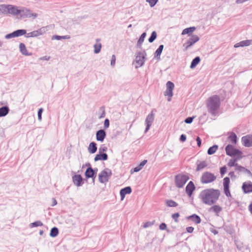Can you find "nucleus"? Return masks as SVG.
I'll return each instance as SVG.
<instances>
[{"label":"nucleus","mask_w":252,"mask_h":252,"mask_svg":"<svg viewBox=\"0 0 252 252\" xmlns=\"http://www.w3.org/2000/svg\"><path fill=\"white\" fill-rule=\"evenodd\" d=\"M220 195L219 189H206L202 190L199 195V197L203 203L211 205L216 202Z\"/></svg>","instance_id":"obj_1"},{"label":"nucleus","mask_w":252,"mask_h":252,"mask_svg":"<svg viewBox=\"0 0 252 252\" xmlns=\"http://www.w3.org/2000/svg\"><path fill=\"white\" fill-rule=\"evenodd\" d=\"M220 104V98L217 95L210 97L206 103L208 111L212 114H214L215 111L219 108Z\"/></svg>","instance_id":"obj_2"},{"label":"nucleus","mask_w":252,"mask_h":252,"mask_svg":"<svg viewBox=\"0 0 252 252\" xmlns=\"http://www.w3.org/2000/svg\"><path fill=\"white\" fill-rule=\"evenodd\" d=\"M3 10L5 12L14 15L21 13L28 15L30 13V10L27 8H23L21 9H19L17 7L10 5L4 6Z\"/></svg>","instance_id":"obj_3"},{"label":"nucleus","mask_w":252,"mask_h":252,"mask_svg":"<svg viewBox=\"0 0 252 252\" xmlns=\"http://www.w3.org/2000/svg\"><path fill=\"white\" fill-rule=\"evenodd\" d=\"M189 179V177L185 174H177L175 177V182L176 186L182 188Z\"/></svg>","instance_id":"obj_4"},{"label":"nucleus","mask_w":252,"mask_h":252,"mask_svg":"<svg viewBox=\"0 0 252 252\" xmlns=\"http://www.w3.org/2000/svg\"><path fill=\"white\" fill-rule=\"evenodd\" d=\"M227 165L229 167H234V170L236 172H242L243 173H247L249 172L245 167L238 165L237 163H236V159H230L228 162Z\"/></svg>","instance_id":"obj_5"},{"label":"nucleus","mask_w":252,"mask_h":252,"mask_svg":"<svg viewBox=\"0 0 252 252\" xmlns=\"http://www.w3.org/2000/svg\"><path fill=\"white\" fill-rule=\"evenodd\" d=\"M226 154L230 156H240L242 152L234 148L231 145H228L225 148Z\"/></svg>","instance_id":"obj_6"},{"label":"nucleus","mask_w":252,"mask_h":252,"mask_svg":"<svg viewBox=\"0 0 252 252\" xmlns=\"http://www.w3.org/2000/svg\"><path fill=\"white\" fill-rule=\"evenodd\" d=\"M199 40V38L197 35H192L183 44V46L185 47V50H187L190 46L197 42Z\"/></svg>","instance_id":"obj_7"},{"label":"nucleus","mask_w":252,"mask_h":252,"mask_svg":"<svg viewBox=\"0 0 252 252\" xmlns=\"http://www.w3.org/2000/svg\"><path fill=\"white\" fill-rule=\"evenodd\" d=\"M174 88V84L171 81H168L166 83V90L164 92V95L168 96V101H170L173 96V90Z\"/></svg>","instance_id":"obj_8"},{"label":"nucleus","mask_w":252,"mask_h":252,"mask_svg":"<svg viewBox=\"0 0 252 252\" xmlns=\"http://www.w3.org/2000/svg\"><path fill=\"white\" fill-rule=\"evenodd\" d=\"M216 179V177L214 174H202L201 177V182L203 184H208L213 182Z\"/></svg>","instance_id":"obj_9"},{"label":"nucleus","mask_w":252,"mask_h":252,"mask_svg":"<svg viewBox=\"0 0 252 252\" xmlns=\"http://www.w3.org/2000/svg\"><path fill=\"white\" fill-rule=\"evenodd\" d=\"M74 184L77 187H81L84 184V180L81 174H74L72 177Z\"/></svg>","instance_id":"obj_10"},{"label":"nucleus","mask_w":252,"mask_h":252,"mask_svg":"<svg viewBox=\"0 0 252 252\" xmlns=\"http://www.w3.org/2000/svg\"><path fill=\"white\" fill-rule=\"evenodd\" d=\"M26 33V31L25 30H18L14 31L12 33L7 34L5 36L6 38L8 39L10 38L18 37L20 36L23 35Z\"/></svg>","instance_id":"obj_11"},{"label":"nucleus","mask_w":252,"mask_h":252,"mask_svg":"<svg viewBox=\"0 0 252 252\" xmlns=\"http://www.w3.org/2000/svg\"><path fill=\"white\" fill-rule=\"evenodd\" d=\"M242 142L246 147H249L252 146V135H248L243 136L242 138Z\"/></svg>","instance_id":"obj_12"},{"label":"nucleus","mask_w":252,"mask_h":252,"mask_svg":"<svg viewBox=\"0 0 252 252\" xmlns=\"http://www.w3.org/2000/svg\"><path fill=\"white\" fill-rule=\"evenodd\" d=\"M154 120V115L153 113L148 115L146 119L145 123L146 124V127L145 132H147L151 126L152 125Z\"/></svg>","instance_id":"obj_13"},{"label":"nucleus","mask_w":252,"mask_h":252,"mask_svg":"<svg viewBox=\"0 0 252 252\" xmlns=\"http://www.w3.org/2000/svg\"><path fill=\"white\" fill-rule=\"evenodd\" d=\"M245 193H249L252 192V183L250 181L244 182L242 187Z\"/></svg>","instance_id":"obj_14"},{"label":"nucleus","mask_w":252,"mask_h":252,"mask_svg":"<svg viewBox=\"0 0 252 252\" xmlns=\"http://www.w3.org/2000/svg\"><path fill=\"white\" fill-rule=\"evenodd\" d=\"M45 29L44 28H40L37 30L34 31L32 32H29L28 33V37H37L39 35H42L44 33H45Z\"/></svg>","instance_id":"obj_15"},{"label":"nucleus","mask_w":252,"mask_h":252,"mask_svg":"<svg viewBox=\"0 0 252 252\" xmlns=\"http://www.w3.org/2000/svg\"><path fill=\"white\" fill-rule=\"evenodd\" d=\"M195 189V186L192 181H190L186 187V191L189 196L190 197L193 190Z\"/></svg>","instance_id":"obj_16"},{"label":"nucleus","mask_w":252,"mask_h":252,"mask_svg":"<svg viewBox=\"0 0 252 252\" xmlns=\"http://www.w3.org/2000/svg\"><path fill=\"white\" fill-rule=\"evenodd\" d=\"M132 191L130 187H125L120 190V196L121 200H123L126 194H130Z\"/></svg>","instance_id":"obj_17"},{"label":"nucleus","mask_w":252,"mask_h":252,"mask_svg":"<svg viewBox=\"0 0 252 252\" xmlns=\"http://www.w3.org/2000/svg\"><path fill=\"white\" fill-rule=\"evenodd\" d=\"M145 61V57L144 55L141 54L139 53L135 58V62L137 64V66H142Z\"/></svg>","instance_id":"obj_18"},{"label":"nucleus","mask_w":252,"mask_h":252,"mask_svg":"<svg viewBox=\"0 0 252 252\" xmlns=\"http://www.w3.org/2000/svg\"><path fill=\"white\" fill-rule=\"evenodd\" d=\"M187 219L190 220L195 224H199L201 222V219L200 217L196 214H193L187 217Z\"/></svg>","instance_id":"obj_19"},{"label":"nucleus","mask_w":252,"mask_h":252,"mask_svg":"<svg viewBox=\"0 0 252 252\" xmlns=\"http://www.w3.org/2000/svg\"><path fill=\"white\" fill-rule=\"evenodd\" d=\"M106 137V133L103 130H99L96 133V138L97 140L103 141Z\"/></svg>","instance_id":"obj_20"},{"label":"nucleus","mask_w":252,"mask_h":252,"mask_svg":"<svg viewBox=\"0 0 252 252\" xmlns=\"http://www.w3.org/2000/svg\"><path fill=\"white\" fill-rule=\"evenodd\" d=\"M252 43V40H246L240 41L234 45V47L238 48L239 47L248 46L250 45Z\"/></svg>","instance_id":"obj_21"},{"label":"nucleus","mask_w":252,"mask_h":252,"mask_svg":"<svg viewBox=\"0 0 252 252\" xmlns=\"http://www.w3.org/2000/svg\"><path fill=\"white\" fill-rule=\"evenodd\" d=\"M111 174H99L98 179L101 183L105 184L107 183Z\"/></svg>","instance_id":"obj_22"},{"label":"nucleus","mask_w":252,"mask_h":252,"mask_svg":"<svg viewBox=\"0 0 252 252\" xmlns=\"http://www.w3.org/2000/svg\"><path fill=\"white\" fill-rule=\"evenodd\" d=\"M222 211V208L219 205H214L209 209L210 212L215 213L216 216H219V213Z\"/></svg>","instance_id":"obj_23"},{"label":"nucleus","mask_w":252,"mask_h":252,"mask_svg":"<svg viewBox=\"0 0 252 252\" xmlns=\"http://www.w3.org/2000/svg\"><path fill=\"white\" fill-rule=\"evenodd\" d=\"M208 165V162L207 161H198L197 162V171H200Z\"/></svg>","instance_id":"obj_24"},{"label":"nucleus","mask_w":252,"mask_h":252,"mask_svg":"<svg viewBox=\"0 0 252 252\" xmlns=\"http://www.w3.org/2000/svg\"><path fill=\"white\" fill-rule=\"evenodd\" d=\"M195 30L194 27H192L188 28L185 29L182 32V35L188 34L189 36H191L192 32Z\"/></svg>","instance_id":"obj_25"},{"label":"nucleus","mask_w":252,"mask_h":252,"mask_svg":"<svg viewBox=\"0 0 252 252\" xmlns=\"http://www.w3.org/2000/svg\"><path fill=\"white\" fill-rule=\"evenodd\" d=\"M97 150L96 144L94 142H91L89 146V151L92 154L94 153Z\"/></svg>","instance_id":"obj_26"},{"label":"nucleus","mask_w":252,"mask_h":252,"mask_svg":"<svg viewBox=\"0 0 252 252\" xmlns=\"http://www.w3.org/2000/svg\"><path fill=\"white\" fill-rule=\"evenodd\" d=\"M107 159V155L106 154H97L94 158L95 161L99 160H106Z\"/></svg>","instance_id":"obj_27"},{"label":"nucleus","mask_w":252,"mask_h":252,"mask_svg":"<svg viewBox=\"0 0 252 252\" xmlns=\"http://www.w3.org/2000/svg\"><path fill=\"white\" fill-rule=\"evenodd\" d=\"M19 48L22 54L24 55H29L26 47L24 43H21L19 45Z\"/></svg>","instance_id":"obj_28"},{"label":"nucleus","mask_w":252,"mask_h":252,"mask_svg":"<svg viewBox=\"0 0 252 252\" xmlns=\"http://www.w3.org/2000/svg\"><path fill=\"white\" fill-rule=\"evenodd\" d=\"M9 112V109L7 107L4 106L0 108V117H3L6 115Z\"/></svg>","instance_id":"obj_29"},{"label":"nucleus","mask_w":252,"mask_h":252,"mask_svg":"<svg viewBox=\"0 0 252 252\" xmlns=\"http://www.w3.org/2000/svg\"><path fill=\"white\" fill-rule=\"evenodd\" d=\"M59 234L58 228L56 227H53L50 231V236L52 237H55Z\"/></svg>","instance_id":"obj_30"},{"label":"nucleus","mask_w":252,"mask_h":252,"mask_svg":"<svg viewBox=\"0 0 252 252\" xmlns=\"http://www.w3.org/2000/svg\"><path fill=\"white\" fill-rule=\"evenodd\" d=\"M200 61V58L199 57H196L192 61L190 66V67L191 68H194L197 65V64H198L199 63Z\"/></svg>","instance_id":"obj_31"},{"label":"nucleus","mask_w":252,"mask_h":252,"mask_svg":"<svg viewBox=\"0 0 252 252\" xmlns=\"http://www.w3.org/2000/svg\"><path fill=\"white\" fill-rule=\"evenodd\" d=\"M230 142L236 144L237 142V136L234 133H231L228 137Z\"/></svg>","instance_id":"obj_32"},{"label":"nucleus","mask_w":252,"mask_h":252,"mask_svg":"<svg viewBox=\"0 0 252 252\" xmlns=\"http://www.w3.org/2000/svg\"><path fill=\"white\" fill-rule=\"evenodd\" d=\"M166 204L170 207H175L178 206V204L172 200H167L166 201Z\"/></svg>","instance_id":"obj_33"},{"label":"nucleus","mask_w":252,"mask_h":252,"mask_svg":"<svg viewBox=\"0 0 252 252\" xmlns=\"http://www.w3.org/2000/svg\"><path fill=\"white\" fill-rule=\"evenodd\" d=\"M218 149V146L217 145H214L209 148L208 150V154L209 155H212L217 151Z\"/></svg>","instance_id":"obj_34"},{"label":"nucleus","mask_w":252,"mask_h":252,"mask_svg":"<svg viewBox=\"0 0 252 252\" xmlns=\"http://www.w3.org/2000/svg\"><path fill=\"white\" fill-rule=\"evenodd\" d=\"M43 225L42 222L40 220H37L36 221H34L32 223H30V226L31 228L37 227V226H41Z\"/></svg>","instance_id":"obj_35"},{"label":"nucleus","mask_w":252,"mask_h":252,"mask_svg":"<svg viewBox=\"0 0 252 252\" xmlns=\"http://www.w3.org/2000/svg\"><path fill=\"white\" fill-rule=\"evenodd\" d=\"M101 48V45L100 43H98V42H96L94 45V52L95 53L97 54V53H98L100 51V49Z\"/></svg>","instance_id":"obj_36"},{"label":"nucleus","mask_w":252,"mask_h":252,"mask_svg":"<svg viewBox=\"0 0 252 252\" xmlns=\"http://www.w3.org/2000/svg\"><path fill=\"white\" fill-rule=\"evenodd\" d=\"M163 45H160L155 52L156 56H157V57L159 56L163 50Z\"/></svg>","instance_id":"obj_37"},{"label":"nucleus","mask_w":252,"mask_h":252,"mask_svg":"<svg viewBox=\"0 0 252 252\" xmlns=\"http://www.w3.org/2000/svg\"><path fill=\"white\" fill-rule=\"evenodd\" d=\"M157 38V33L156 32L154 31L152 32V34L150 37L149 38V42H153Z\"/></svg>","instance_id":"obj_38"},{"label":"nucleus","mask_w":252,"mask_h":252,"mask_svg":"<svg viewBox=\"0 0 252 252\" xmlns=\"http://www.w3.org/2000/svg\"><path fill=\"white\" fill-rule=\"evenodd\" d=\"M223 187H229L230 179L229 177H226L223 180Z\"/></svg>","instance_id":"obj_39"},{"label":"nucleus","mask_w":252,"mask_h":252,"mask_svg":"<svg viewBox=\"0 0 252 252\" xmlns=\"http://www.w3.org/2000/svg\"><path fill=\"white\" fill-rule=\"evenodd\" d=\"M224 193L226 196H231V193L229 190V187H223Z\"/></svg>","instance_id":"obj_40"},{"label":"nucleus","mask_w":252,"mask_h":252,"mask_svg":"<svg viewBox=\"0 0 252 252\" xmlns=\"http://www.w3.org/2000/svg\"><path fill=\"white\" fill-rule=\"evenodd\" d=\"M146 35V34L145 32L143 33L140 36L138 41V44L139 45H141L143 42L144 40V38H145V36Z\"/></svg>","instance_id":"obj_41"},{"label":"nucleus","mask_w":252,"mask_h":252,"mask_svg":"<svg viewBox=\"0 0 252 252\" xmlns=\"http://www.w3.org/2000/svg\"><path fill=\"white\" fill-rule=\"evenodd\" d=\"M90 166V165L89 164V166L87 167L85 173H94L95 172L97 171V170L95 171V170L92 169Z\"/></svg>","instance_id":"obj_42"},{"label":"nucleus","mask_w":252,"mask_h":252,"mask_svg":"<svg viewBox=\"0 0 252 252\" xmlns=\"http://www.w3.org/2000/svg\"><path fill=\"white\" fill-rule=\"evenodd\" d=\"M180 216L179 213H176L175 214H172V218L173 220H174L175 221L177 222L178 221V218Z\"/></svg>","instance_id":"obj_43"},{"label":"nucleus","mask_w":252,"mask_h":252,"mask_svg":"<svg viewBox=\"0 0 252 252\" xmlns=\"http://www.w3.org/2000/svg\"><path fill=\"white\" fill-rule=\"evenodd\" d=\"M147 1L149 2L150 6H154L158 1V0H147Z\"/></svg>","instance_id":"obj_44"},{"label":"nucleus","mask_w":252,"mask_h":252,"mask_svg":"<svg viewBox=\"0 0 252 252\" xmlns=\"http://www.w3.org/2000/svg\"><path fill=\"white\" fill-rule=\"evenodd\" d=\"M86 178H92L93 181H94L95 178L97 174H85Z\"/></svg>","instance_id":"obj_45"},{"label":"nucleus","mask_w":252,"mask_h":252,"mask_svg":"<svg viewBox=\"0 0 252 252\" xmlns=\"http://www.w3.org/2000/svg\"><path fill=\"white\" fill-rule=\"evenodd\" d=\"M153 224V222H150V221H147L146 222H145L144 224L143 227L144 228H147V227L151 226Z\"/></svg>","instance_id":"obj_46"},{"label":"nucleus","mask_w":252,"mask_h":252,"mask_svg":"<svg viewBox=\"0 0 252 252\" xmlns=\"http://www.w3.org/2000/svg\"><path fill=\"white\" fill-rule=\"evenodd\" d=\"M159 228L160 230H165L167 228L166 224L162 222L159 225Z\"/></svg>","instance_id":"obj_47"},{"label":"nucleus","mask_w":252,"mask_h":252,"mask_svg":"<svg viewBox=\"0 0 252 252\" xmlns=\"http://www.w3.org/2000/svg\"><path fill=\"white\" fill-rule=\"evenodd\" d=\"M69 38H70V37L68 35H65V36H56V39H57L58 40H60L61 39H69Z\"/></svg>","instance_id":"obj_48"},{"label":"nucleus","mask_w":252,"mask_h":252,"mask_svg":"<svg viewBox=\"0 0 252 252\" xmlns=\"http://www.w3.org/2000/svg\"><path fill=\"white\" fill-rule=\"evenodd\" d=\"M147 160H143L140 164L138 165V167L141 168V169L143 167V166L147 163Z\"/></svg>","instance_id":"obj_49"},{"label":"nucleus","mask_w":252,"mask_h":252,"mask_svg":"<svg viewBox=\"0 0 252 252\" xmlns=\"http://www.w3.org/2000/svg\"><path fill=\"white\" fill-rule=\"evenodd\" d=\"M109 121L108 119H106L105 120L104 123V128H107L109 127Z\"/></svg>","instance_id":"obj_50"},{"label":"nucleus","mask_w":252,"mask_h":252,"mask_svg":"<svg viewBox=\"0 0 252 252\" xmlns=\"http://www.w3.org/2000/svg\"><path fill=\"white\" fill-rule=\"evenodd\" d=\"M186 230L188 233H192L194 230V228L192 226H189L186 228Z\"/></svg>","instance_id":"obj_51"},{"label":"nucleus","mask_w":252,"mask_h":252,"mask_svg":"<svg viewBox=\"0 0 252 252\" xmlns=\"http://www.w3.org/2000/svg\"><path fill=\"white\" fill-rule=\"evenodd\" d=\"M116 62V57L115 55H112L111 61V64L114 65Z\"/></svg>","instance_id":"obj_52"},{"label":"nucleus","mask_w":252,"mask_h":252,"mask_svg":"<svg viewBox=\"0 0 252 252\" xmlns=\"http://www.w3.org/2000/svg\"><path fill=\"white\" fill-rule=\"evenodd\" d=\"M101 111V115L99 116V118H104L105 116V110L104 109V108H101L100 109Z\"/></svg>","instance_id":"obj_53"},{"label":"nucleus","mask_w":252,"mask_h":252,"mask_svg":"<svg viewBox=\"0 0 252 252\" xmlns=\"http://www.w3.org/2000/svg\"><path fill=\"white\" fill-rule=\"evenodd\" d=\"M193 119L192 117H188L185 120V122L187 124H190L192 122Z\"/></svg>","instance_id":"obj_54"},{"label":"nucleus","mask_w":252,"mask_h":252,"mask_svg":"<svg viewBox=\"0 0 252 252\" xmlns=\"http://www.w3.org/2000/svg\"><path fill=\"white\" fill-rule=\"evenodd\" d=\"M43 110L42 108L39 109L38 111V118L39 120H41V114L42 113Z\"/></svg>","instance_id":"obj_55"},{"label":"nucleus","mask_w":252,"mask_h":252,"mask_svg":"<svg viewBox=\"0 0 252 252\" xmlns=\"http://www.w3.org/2000/svg\"><path fill=\"white\" fill-rule=\"evenodd\" d=\"M227 168L225 166H223L220 169V173H225L227 171Z\"/></svg>","instance_id":"obj_56"},{"label":"nucleus","mask_w":252,"mask_h":252,"mask_svg":"<svg viewBox=\"0 0 252 252\" xmlns=\"http://www.w3.org/2000/svg\"><path fill=\"white\" fill-rule=\"evenodd\" d=\"M140 170H141V168H140L138 166L135 167L134 168H133V169H132L131 170V172H137L139 171Z\"/></svg>","instance_id":"obj_57"},{"label":"nucleus","mask_w":252,"mask_h":252,"mask_svg":"<svg viewBox=\"0 0 252 252\" xmlns=\"http://www.w3.org/2000/svg\"><path fill=\"white\" fill-rule=\"evenodd\" d=\"M196 141H197V145L198 146V147H200L201 144V140L199 137H198V136L197 137Z\"/></svg>","instance_id":"obj_58"},{"label":"nucleus","mask_w":252,"mask_h":252,"mask_svg":"<svg viewBox=\"0 0 252 252\" xmlns=\"http://www.w3.org/2000/svg\"><path fill=\"white\" fill-rule=\"evenodd\" d=\"M180 140L182 142L185 141L186 140V136L184 134H182L180 136Z\"/></svg>","instance_id":"obj_59"},{"label":"nucleus","mask_w":252,"mask_h":252,"mask_svg":"<svg viewBox=\"0 0 252 252\" xmlns=\"http://www.w3.org/2000/svg\"><path fill=\"white\" fill-rule=\"evenodd\" d=\"M52 200H53V204H52V206H55L56 205H57V202L56 201V200L55 199V198H52Z\"/></svg>","instance_id":"obj_60"},{"label":"nucleus","mask_w":252,"mask_h":252,"mask_svg":"<svg viewBox=\"0 0 252 252\" xmlns=\"http://www.w3.org/2000/svg\"><path fill=\"white\" fill-rule=\"evenodd\" d=\"M107 148L106 147H103V148H100V150H102L103 152H104L106 150Z\"/></svg>","instance_id":"obj_61"},{"label":"nucleus","mask_w":252,"mask_h":252,"mask_svg":"<svg viewBox=\"0 0 252 252\" xmlns=\"http://www.w3.org/2000/svg\"><path fill=\"white\" fill-rule=\"evenodd\" d=\"M212 232L214 234H217L218 233V231L216 230H214L213 231H212Z\"/></svg>","instance_id":"obj_62"},{"label":"nucleus","mask_w":252,"mask_h":252,"mask_svg":"<svg viewBox=\"0 0 252 252\" xmlns=\"http://www.w3.org/2000/svg\"><path fill=\"white\" fill-rule=\"evenodd\" d=\"M43 232H43V230H40V231H39V234H40V235H42L43 234Z\"/></svg>","instance_id":"obj_63"},{"label":"nucleus","mask_w":252,"mask_h":252,"mask_svg":"<svg viewBox=\"0 0 252 252\" xmlns=\"http://www.w3.org/2000/svg\"><path fill=\"white\" fill-rule=\"evenodd\" d=\"M102 173H104V174H105V173H107V172L105 171H103Z\"/></svg>","instance_id":"obj_64"}]
</instances>
